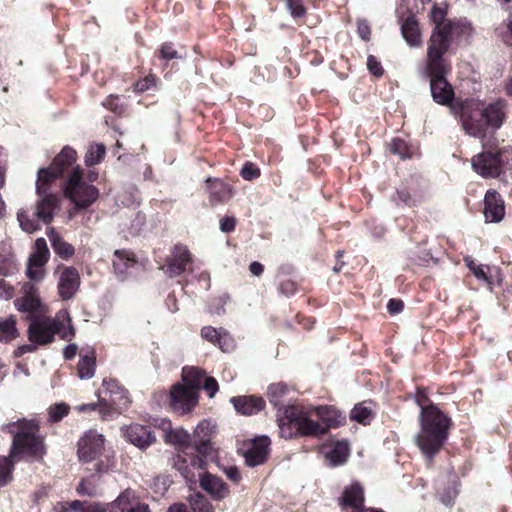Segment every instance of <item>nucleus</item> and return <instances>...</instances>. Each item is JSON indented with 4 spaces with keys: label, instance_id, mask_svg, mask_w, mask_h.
<instances>
[{
    "label": "nucleus",
    "instance_id": "obj_1",
    "mask_svg": "<svg viewBox=\"0 0 512 512\" xmlns=\"http://www.w3.org/2000/svg\"><path fill=\"white\" fill-rule=\"evenodd\" d=\"M506 102L498 99L487 106L478 100H465L459 113L465 132L482 139L483 151L471 159L472 169L483 178H497L512 171V149H495L484 141L489 128L499 129L505 119Z\"/></svg>",
    "mask_w": 512,
    "mask_h": 512
},
{
    "label": "nucleus",
    "instance_id": "obj_2",
    "mask_svg": "<svg viewBox=\"0 0 512 512\" xmlns=\"http://www.w3.org/2000/svg\"><path fill=\"white\" fill-rule=\"evenodd\" d=\"M346 417L331 406L300 408L287 406L284 414L278 419L281 437L290 439L296 435L318 438L325 435L331 428L345 423Z\"/></svg>",
    "mask_w": 512,
    "mask_h": 512
},
{
    "label": "nucleus",
    "instance_id": "obj_3",
    "mask_svg": "<svg viewBox=\"0 0 512 512\" xmlns=\"http://www.w3.org/2000/svg\"><path fill=\"white\" fill-rule=\"evenodd\" d=\"M420 406V430L415 436V441L423 455L431 461L445 445L449 429L452 426L451 418L434 403Z\"/></svg>",
    "mask_w": 512,
    "mask_h": 512
},
{
    "label": "nucleus",
    "instance_id": "obj_4",
    "mask_svg": "<svg viewBox=\"0 0 512 512\" xmlns=\"http://www.w3.org/2000/svg\"><path fill=\"white\" fill-rule=\"evenodd\" d=\"M76 155L77 153L72 147L65 146L54 158L50 167L38 170L36 191L40 199L33 215L45 224H49L53 220L54 211L58 205V198L54 194L48 193L46 186L51 180L61 176L68 168L73 166Z\"/></svg>",
    "mask_w": 512,
    "mask_h": 512
},
{
    "label": "nucleus",
    "instance_id": "obj_5",
    "mask_svg": "<svg viewBox=\"0 0 512 512\" xmlns=\"http://www.w3.org/2000/svg\"><path fill=\"white\" fill-rule=\"evenodd\" d=\"M3 432L13 434L10 456L40 459L45 453L43 440L38 435L39 424L34 420L18 419L1 427Z\"/></svg>",
    "mask_w": 512,
    "mask_h": 512
},
{
    "label": "nucleus",
    "instance_id": "obj_6",
    "mask_svg": "<svg viewBox=\"0 0 512 512\" xmlns=\"http://www.w3.org/2000/svg\"><path fill=\"white\" fill-rule=\"evenodd\" d=\"M71 322V317L66 309L60 310L54 318L34 317L27 329L28 339L40 346L53 342L56 334L63 340H71L75 336V330Z\"/></svg>",
    "mask_w": 512,
    "mask_h": 512
},
{
    "label": "nucleus",
    "instance_id": "obj_7",
    "mask_svg": "<svg viewBox=\"0 0 512 512\" xmlns=\"http://www.w3.org/2000/svg\"><path fill=\"white\" fill-rule=\"evenodd\" d=\"M470 26L462 21H447L441 28H435L430 37L426 66H450L443 58L454 36L469 31Z\"/></svg>",
    "mask_w": 512,
    "mask_h": 512
},
{
    "label": "nucleus",
    "instance_id": "obj_8",
    "mask_svg": "<svg viewBox=\"0 0 512 512\" xmlns=\"http://www.w3.org/2000/svg\"><path fill=\"white\" fill-rule=\"evenodd\" d=\"M64 196L74 204V211L90 207L99 197V190L85 182L83 169L75 166L63 184Z\"/></svg>",
    "mask_w": 512,
    "mask_h": 512
},
{
    "label": "nucleus",
    "instance_id": "obj_9",
    "mask_svg": "<svg viewBox=\"0 0 512 512\" xmlns=\"http://www.w3.org/2000/svg\"><path fill=\"white\" fill-rule=\"evenodd\" d=\"M449 71L450 66H439L438 69L433 66H426L433 101L439 105L450 107L451 112L457 114L458 108L453 104L454 89L446 78Z\"/></svg>",
    "mask_w": 512,
    "mask_h": 512
},
{
    "label": "nucleus",
    "instance_id": "obj_10",
    "mask_svg": "<svg viewBox=\"0 0 512 512\" xmlns=\"http://www.w3.org/2000/svg\"><path fill=\"white\" fill-rule=\"evenodd\" d=\"M215 431L216 425L212 421L204 419L199 422L193 434H191L192 449L206 459L213 458L214 456L211 439Z\"/></svg>",
    "mask_w": 512,
    "mask_h": 512
},
{
    "label": "nucleus",
    "instance_id": "obj_11",
    "mask_svg": "<svg viewBox=\"0 0 512 512\" xmlns=\"http://www.w3.org/2000/svg\"><path fill=\"white\" fill-rule=\"evenodd\" d=\"M198 402V392L194 387L177 383L170 391L171 408L181 415L189 413Z\"/></svg>",
    "mask_w": 512,
    "mask_h": 512
},
{
    "label": "nucleus",
    "instance_id": "obj_12",
    "mask_svg": "<svg viewBox=\"0 0 512 512\" xmlns=\"http://www.w3.org/2000/svg\"><path fill=\"white\" fill-rule=\"evenodd\" d=\"M104 449L103 435L89 430L78 441V457L83 462H90L102 453Z\"/></svg>",
    "mask_w": 512,
    "mask_h": 512
},
{
    "label": "nucleus",
    "instance_id": "obj_13",
    "mask_svg": "<svg viewBox=\"0 0 512 512\" xmlns=\"http://www.w3.org/2000/svg\"><path fill=\"white\" fill-rule=\"evenodd\" d=\"M22 296L17 298L14 302L18 311L27 314V319L30 321L36 317L35 313L40 311L42 303L38 295L36 286L30 282L24 283L22 286Z\"/></svg>",
    "mask_w": 512,
    "mask_h": 512
},
{
    "label": "nucleus",
    "instance_id": "obj_14",
    "mask_svg": "<svg viewBox=\"0 0 512 512\" xmlns=\"http://www.w3.org/2000/svg\"><path fill=\"white\" fill-rule=\"evenodd\" d=\"M109 512H150L149 505L141 502L131 489L123 491L108 504Z\"/></svg>",
    "mask_w": 512,
    "mask_h": 512
},
{
    "label": "nucleus",
    "instance_id": "obj_15",
    "mask_svg": "<svg viewBox=\"0 0 512 512\" xmlns=\"http://www.w3.org/2000/svg\"><path fill=\"white\" fill-rule=\"evenodd\" d=\"M364 492L361 485L357 482L352 483L343 491L339 498V505L343 508H353V512H383L373 508H364Z\"/></svg>",
    "mask_w": 512,
    "mask_h": 512
},
{
    "label": "nucleus",
    "instance_id": "obj_16",
    "mask_svg": "<svg viewBox=\"0 0 512 512\" xmlns=\"http://www.w3.org/2000/svg\"><path fill=\"white\" fill-rule=\"evenodd\" d=\"M80 287V275L74 267H64L59 274L58 293L62 300H70Z\"/></svg>",
    "mask_w": 512,
    "mask_h": 512
},
{
    "label": "nucleus",
    "instance_id": "obj_17",
    "mask_svg": "<svg viewBox=\"0 0 512 512\" xmlns=\"http://www.w3.org/2000/svg\"><path fill=\"white\" fill-rule=\"evenodd\" d=\"M192 261V255L186 245L176 244L171 253V257L167 260L166 273L170 277L181 275L188 264Z\"/></svg>",
    "mask_w": 512,
    "mask_h": 512
},
{
    "label": "nucleus",
    "instance_id": "obj_18",
    "mask_svg": "<svg viewBox=\"0 0 512 512\" xmlns=\"http://www.w3.org/2000/svg\"><path fill=\"white\" fill-rule=\"evenodd\" d=\"M207 459L201 455H188L185 456L178 454L174 458V468L180 472L186 481L195 482L194 473L192 469H205Z\"/></svg>",
    "mask_w": 512,
    "mask_h": 512
},
{
    "label": "nucleus",
    "instance_id": "obj_19",
    "mask_svg": "<svg viewBox=\"0 0 512 512\" xmlns=\"http://www.w3.org/2000/svg\"><path fill=\"white\" fill-rule=\"evenodd\" d=\"M199 484L216 501L226 498L230 493L228 485L220 477L208 472L199 475Z\"/></svg>",
    "mask_w": 512,
    "mask_h": 512
},
{
    "label": "nucleus",
    "instance_id": "obj_20",
    "mask_svg": "<svg viewBox=\"0 0 512 512\" xmlns=\"http://www.w3.org/2000/svg\"><path fill=\"white\" fill-rule=\"evenodd\" d=\"M484 215L488 222H500L505 215L504 201L496 190H488L484 197Z\"/></svg>",
    "mask_w": 512,
    "mask_h": 512
},
{
    "label": "nucleus",
    "instance_id": "obj_21",
    "mask_svg": "<svg viewBox=\"0 0 512 512\" xmlns=\"http://www.w3.org/2000/svg\"><path fill=\"white\" fill-rule=\"evenodd\" d=\"M126 439L136 447L145 449L155 442L156 437L151 430L140 424H131L124 430Z\"/></svg>",
    "mask_w": 512,
    "mask_h": 512
},
{
    "label": "nucleus",
    "instance_id": "obj_22",
    "mask_svg": "<svg viewBox=\"0 0 512 512\" xmlns=\"http://www.w3.org/2000/svg\"><path fill=\"white\" fill-rule=\"evenodd\" d=\"M270 439L267 436L255 438L244 454L245 462L250 467L264 463L268 454Z\"/></svg>",
    "mask_w": 512,
    "mask_h": 512
},
{
    "label": "nucleus",
    "instance_id": "obj_23",
    "mask_svg": "<svg viewBox=\"0 0 512 512\" xmlns=\"http://www.w3.org/2000/svg\"><path fill=\"white\" fill-rule=\"evenodd\" d=\"M138 266L132 252L127 250H116L113 258V268L120 280H124Z\"/></svg>",
    "mask_w": 512,
    "mask_h": 512
},
{
    "label": "nucleus",
    "instance_id": "obj_24",
    "mask_svg": "<svg viewBox=\"0 0 512 512\" xmlns=\"http://www.w3.org/2000/svg\"><path fill=\"white\" fill-rule=\"evenodd\" d=\"M230 402L233 404L235 410L243 415L256 414L261 411L265 405L263 398L253 395L232 397Z\"/></svg>",
    "mask_w": 512,
    "mask_h": 512
},
{
    "label": "nucleus",
    "instance_id": "obj_25",
    "mask_svg": "<svg viewBox=\"0 0 512 512\" xmlns=\"http://www.w3.org/2000/svg\"><path fill=\"white\" fill-rule=\"evenodd\" d=\"M163 438L165 443L174 445L182 453L192 449V436L182 427L175 429L172 427L167 434L163 435Z\"/></svg>",
    "mask_w": 512,
    "mask_h": 512
},
{
    "label": "nucleus",
    "instance_id": "obj_26",
    "mask_svg": "<svg viewBox=\"0 0 512 512\" xmlns=\"http://www.w3.org/2000/svg\"><path fill=\"white\" fill-rule=\"evenodd\" d=\"M103 388L110 395L109 401L119 408L126 407L129 403L127 391L115 379H104Z\"/></svg>",
    "mask_w": 512,
    "mask_h": 512
},
{
    "label": "nucleus",
    "instance_id": "obj_27",
    "mask_svg": "<svg viewBox=\"0 0 512 512\" xmlns=\"http://www.w3.org/2000/svg\"><path fill=\"white\" fill-rule=\"evenodd\" d=\"M96 370V356L95 351L92 348L87 349L84 353L83 350L80 352V359L77 364V374L82 380L91 379Z\"/></svg>",
    "mask_w": 512,
    "mask_h": 512
},
{
    "label": "nucleus",
    "instance_id": "obj_28",
    "mask_svg": "<svg viewBox=\"0 0 512 512\" xmlns=\"http://www.w3.org/2000/svg\"><path fill=\"white\" fill-rule=\"evenodd\" d=\"M47 236L53 251L60 258L66 260L74 255V247L70 243L64 241L63 238L54 230V228H49Z\"/></svg>",
    "mask_w": 512,
    "mask_h": 512
},
{
    "label": "nucleus",
    "instance_id": "obj_29",
    "mask_svg": "<svg viewBox=\"0 0 512 512\" xmlns=\"http://www.w3.org/2000/svg\"><path fill=\"white\" fill-rule=\"evenodd\" d=\"M403 38L410 46H418L421 43V34L418 22L413 15H409L401 25Z\"/></svg>",
    "mask_w": 512,
    "mask_h": 512
},
{
    "label": "nucleus",
    "instance_id": "obj_30",
    "mask_svg": "<svg viewBox=\"0 0 512 512\" xmlns=\"http://www.w3.org/2000/svg\"><path fill=\"white\" fill-rule=\"evenodd\" d=\"M349 455V446L345 441H337L326 453V459L333 467L342 465L346 462Z\"/></svg>",
    "mask_w": 512,
    "mask_h": 512
},
{
    "label": "nucleus",
    "instance_id": "obj_31",
    "mask_svg": "<svg viewBox=\"0 0 512 512\" xmlns=\"http://www.w3.org/2000/svg\"><path fill=\"white\" fill-rule=\"evenodd\" d=\"M34 252L30 255L28 262L31 264L45 265L49 260L50 252L44 238H37L34 245Z\"/></svg>",
    "mask_w": 512,
    "mask_h": 512
},
{
    "label": "nucleus",
    "instance_id": "obj_32",
    "mask_svg": "<svg viewBox=\"0 0 512 512\" xmlns=\"http://www.w3.org/2000/svg\"><path fill=\"white\" fill-rule=\"evenodd\" d=\"M288 392V387L284 383H275L271 384L268 387L267 395L270 403L279 408V410L284 406V397Z\"/></svg>",
    "mask_w": 512,
    "mask_h": 512
},
{
    "label": "nucleus",
    "instance_id": "obj_33",
    "mask_svg": "<svg viewBox=\"0 0 512 512\" xmlns=\"http://www.w3.org/2000/svg\"><path fill=\"white\" fill-rule=\"evenodd\" d=\"M205 375L202 370L196 367H185L182 371V379L187 387H194L198 392V389L202 385V381Z\"/></svg>",
    "mask_w": 512,
    "mask_h": 512
},
{
    "label": "nucleus",
    "instance_id": "obj_34",
    "mask_svg": "<svg viewBox=\"0 0 512 512\" xmlns=\"http://www.w3.org/2000/svg\"><path fill=\"white\" fill-rule=\"evenodd\" d=\"M201 336L219 347H223L222 340L225 342L229 340V333L224 328L216 329L212 326L203 327L201 329Z\"/></svg>",
    "mask_w": 512,
    "mask_h": 512
},
{
    "label": "nucleus",
    "instance_id": "obj_35",
    "mask_svg": "<svg viewBox=\"0 0 512 512\" xmlns=\"http://www.w3.org/2000/svg\"><path fill=\"white\" fill-rule=\"evenodd\" d=\"M187 500L191 512H214L213 505L201 493L191 494Z\"/></svg>",
    "mask_w": 512,
    "mask_h": 512
},
{
    "label": "nucleus",
    "instance_id": "obj_36",
    "mask_svg": "<svg viewBox=\"0 0 512 512\" xmlns=\"http://www.w3.org/2000/svg\"><path fill=\"white\" fill-rule=\"evenodd\" d=\"M18 336L16 320L13 316L0 320V341L9 342Z\"/></svg>",
    "mask_w": 512,
    "mask_h": 512
},
{
    "label": "nucleus",
    "instance_id": "obj_37",
    "mask_svg": "<svg viewBox=\"0 0 512 512\" xmlns=\"http://www.w3.org/2000/svg\"><path fill=\"white\" fill-rule=\"evenodd\" d=\"M17 271V266L10 251L0 249V276L8 277Z\"/></svg>",
    "mask_w": 512,
    "mask_h": 512
},
{
    "label": "nucleus",
    "instance_id": "obj_38",
    "mask_svg": "<svg viewBox=\"0 0 512 512\" xmlns=\"http://www.w3.org/2000/svg\"><path fill=\"white\" fill-rule=\"evenodd\" d=\"M15 459L12 456H0V487L6 486L12 480Z\"/></svg>",
    "mask_w": 512,
    "mask_h": 512
},
{
    "label": "nucleus",
    "instance_id": "obj_39",
    "mask_svg": "<svg viewBox=\"0 0 512 512\" xmlns=\"http://www.w3.org/2000/svg\"><path fill=\"white\" fill-rule=\"evenodd\" d=\"M496 37L507 46H512V15L495 28Z\"/></svg>",
    "mask_w": 512,
    "mask_h": 512
},
{
    "label": "nucleus",
    "instance_id": "obj_40",
    "mask_svg": "<svg viewBox=\"0 0 512 512\" xmlns=\"http://www.w3.org/2000/svg\"><path fill=\"white\" fill-rule=\"evenodd\" d=\"M350 418L361 424H369L372 420V411L363 403L356 404L351 410Z\"/></svg>",
    "mask_w": 512,
    "mask_h": 512
},
{
    "label": "nucleus",
    "instance_id": "obj_41",
    "mask_svg": "<svg viewBox=\"0 0 512 512\" xmlns=\"http://www.w3.org/2000/svg\"><path fill=\"white\" fill-rule=\"evenodd\" d=\"M106 153V148L103 144H96L89 147L85 155V164L93 166L100 163Z\"/></svg>",
    "mask_w": 512,
    "mask_h": 512
},
{
    "label": "nucleus",
    "instance_id": "obj_42",
    "mask_svg": "<svg viewBox=\"0 0 512 512\" xmlns=\"http://www.w3.org/2000/svg\"><path fill=\"white\" fill-rule=\"evenodd\" d=\"M17 220L20 228L27 232L33 233L38 229V223L34 218H30L28 212L25 209H20L17 213Z\"/></svg>",
    "mask_w": 512,
    "mask_h": 512
},
{
    "label": "nucleus",
    "instance_id": "obj_43",
    "mask_svg": "<svg viewBox=\"0 0 512 512\" xmlns=\"http://www.w3.org/2000/svg\"><path fill=\"white\" fill-rule=\"evenodd\" d=\"M210 193L218 201H225L231 197V189L225 183L215 180L210 186Z\"/></svg>",
    "mask_w": 512,
    "mask_h": 512
},
{
    "label": "nucleus",
    "instance_id": "obj_44",
    "mask_svg": "<svg viewBox=\"0 0 512 512\" xmlns=\"http://www.w3.org/2000/svg\"><path fill=\"white\" fill-rule=\"evenodd\" d=\"M70 407L64 402L56 403L48 409V420L52 423L59 422L68 415Z\"/></svg>",
    "mask_w": 512,
    "mask_h": 512
},
{
    "label": "nucleus",
    "instance_id": "obj_45",
    "mask_svg": "<svg viewBox=\"0 0 512 512\" xmlns=\"http://www.w3.org/2000/svg\"><path fill=\"white\" fill-rule=\"evenodd\" d=\"M229 301L230 296L227 293L213 298L208 305L209 313L214 315H223L225 313V306Z\"/></svg>",
    "mask_w": 512,
    "mask_h": 512
},
{
    "label": "nucleus",
    "instance_id": "obj_46",
    "mask_svg": "<svg viewBox=\"0 0 512 512\" xmlns=\"http://www.w3.org/2000/svg\"><path fill=\"white\" fill-rule=\"evenodd\" d=\"M389 149L391 153L400 156L402 159L411 156L410 147L400 138L393 139L389 145Z\"/></svg>",
    "mask_w": 512,
    "mask_h": 512
},
{
    "label": "nucleus",
    "instance_id": "obj_47",
    "mask_svg": "<svg viewBox=\"0 0 512 512\" xmlns=\"http://www.w3.org/2000/svg\"><path fill=\"white\" fill-rule=\"evenodd\" d=\"M139 200V191L136 187L130 186L128 187L122 194L118 195L117 201L120 202L124 206H131L138 202Z\"/></svg>",
    "mask_w": 512,
    "mask_h": 512
},
{
    "label": "nucleus",
    "instance_id": "obj_48",
    "mask_svg": "<svg viewBox=\"0 0 512 512\" xmlns=\"http://www.w3.org/2000/svg\"><path fill=\"white\" fill-rule=\"evenodd\" d=\"M447 14V6L446 4L443 5H434L430 17L432 22L435 24V28H441L445 23V17Z\"/></svg>",
    "mask_w": 512,
    "mask_h": 512
},
{
    "label": "nucleus",
    "instance_id": "obj_49",
    "mask_svg": "<svg viewBox=\"0 0 512 512\" xmlns=\"http://www.w3.org/2000/svg\"><path fill=\"white\" fill-rule=\"evenodd\" d=\"M465 263L467 265V267L472 271V273L474 274V276L479 279V280H483V281H488V276H487V272H486V269L487 267L484 266V265H477L475 263V261L471 258V257H466L465 258Z\"/></svg>",
    "mask_w": 512,
    "mask_h": 512
},
{
    "label": "nucleus",
    "instance_id": "obj_50",
    "mask_svg": "<svg viewBox=\"0 0 512 512\" xmlns=\"http://www.w3.org/2000/svg\"><path fill=\"white\" fill-rule=\"evenodd\" d=\"M240 175L244 180H254L260 176V169L252 162H246L240 170Z\"/></svg>",
    "mask_w": 512,
    "mask_h": 512
},
{
    "label": "nucleus",
    "instance_id": "obj_51",
    "mask_svg": "<svg viewBox=\"0 0 512 512\" xmlns=\"http://www.w3.org/2000/svg\"><path fill=\"white\" fill-rule=\"evenodd\" d=\"M286 4L292 17L300 18L304 16L306 10L302 0H286Z\"/></svg>",
    "mask_w": 512,
    "mask_h": 512
},
{
    "label": "nucleus",
    "instance_id": "obj_52",
    "mask_svg": "<svg viewBox=\"0 0 512 512\" xmlns=\"http://www.w3.org/2000/svg\"><path fill=\"white\" fill-rule=\"evenodd\" d=\"M27 276L33 281H40L44 277L43 265L31 264L28 262Z\"/></svg>",
    "mask_w": 512,
    "mask_h": 512
},
{
    "label": "nucleus",
    "instance_id": "obj_53",
    "mask_svg": "<svg viewBox=\"0 0 512 512\" xmlns=\"http://www.w3.org/2000/svg\"><path fill=\"white\" fill-rule=\"evenodd\" d=\"M160 58L164 60L178 59L181 56L170 43H164L159 50Z\"/></svg>",
    "mask_w": 512,
    "mask_h": 512
},
{
    "label": "nucleus",
    "instance_id": "obj_54",
    "mask_svg": "<svg viewBox=\"0 0 512 512\" xmlns=\"http://www.w3.org/2000/svg\"><path fill=\"white\" fill-rule=\"evenodd\" d=\"M367 67L370 73L376 77H381L384 73L381 63L373 55L368 56Z\"/></svg>",
    "mask_w": 512,
    "mask_h": 512
},
{
    "label": "nucleus",
    "instance_id": "obj_55",
    "mask_svg": "<svg viewBox=\"0 0 512 512\" xmlns=\"http://www.w3.org/2000/svg\"><path fill=\"white\" fill-rule=\"evenodd\" d=\"M108 504L100 502L83 501V506L80 512H107Z\"/></svg>",
    "mask_w": 512,
    "mask_h": 512
},
{
    "label": "nucleus",
    "instance_id": "obj_56",
    "mask_svg": "<svg viewBox=\"0 0 512 512\" xmlns=\"http://www.w3.org/2000/svg\"><path fill=\"white\" fill-rule=\"evenodd\" d=\"M457 495H458V490H457L455 484H453L452 486H449L445 490L444 493L441 494L440 500L444 505L450 506L453 504Z\"/></svg>",
    "mask_w": 512,
    "mask_h": 512
},
{
    "label": "nucleus",
    "instance_id": "obj_57",
    "mask_svg": "<svg viewBox=\"0 0 512 512\" xmlns=\"http://www.w3.org/2000/svg\"><path fill=\"white\" fill-rule=\"evenodd\" d=\"M357 32H358L359 37L362 40H364V41L370 40L371 30H370V26H369L368 22L365 19H359L357 21Z\"/></svg>",
    "mask_w": 512,
    "mask_h": 512
},
{
    "label": "nucleus",
    "instance_id": "obj_58",
    "mask_svg": "<svg viewBox=\"0 0 512 512\" xmlns=\"http://www.w3.org/2000/svg\"><path fill=\"white\" fill-rule=\"evenodd\" d=\"M76 491L81 496L93 497L97 494L95 487L87 483L86 480L82 479L78 484Z\"/></svg>",
    "mask_w": 512,
    "mask_h": 512
},
{
    "label": "nucleus",
    "instance_id": "obj_59",
    "mask_svg": "<svg viewBox=\"0 0 512 512\" xmlns=\"http://www.w3.org/2000/svg\"><path fill=\"white\" fill-rule=\"evenodd\" d=\"M222 471L229 480L236 484L239 483L242 478L239 469L234 465L224 467Z\"/></svg>",
    "mask_w": 512,
    "mask_h": 512
},
{
    "label": "nucleus",
    "instance_id": "obj_60",
    "mask_svg": "<svg viewBox=\"0 0 512 512\" xmlns=\"http://www.w3.org/2000/svg\"><path fill=\"white\" fill-rule=\"evenodd\" d=\"M203 388L207 391L209 397H213L218 390V383L213 377H204Z\"/></svg>",
    "mask_w": 512,
    "mask_h": 512
},
{
    "label": "nucleus",
    "instance_id": "obj_61",
    "mask_svg": "<svg viewBox=\"0 0 512 512\" xmlns=\"http://www.w3.org/2000/svg\"><path fill=\"white\" fill-rule=\"evenodd\" d=\"M236 226V220L234 217L225 216L220 220V230L224 233H230L234 231Z\"/></svg>",
    "mask_w": 512,
    "mask_h": 512
},
{
    "label": "nucleus",
    "instance_id": "obj_62",
    "mask_svg": "<svg viewBox=\"0 0 512 512\" xmlns=\"http://www.w3.org/2000/svg\"><path fill=\"white\" fill-rule=\"evenodd\" d=\"M404 308V303L400 299L392 298L387 303V310L390 314H398Z\"/></svg>",
    "mask_w": 512,
    "mask_h": 512
},
{
    "label": "nucleus",
    "instance_id": "obj_63",
    "mask_svg": "<svg viewBox=\"0 0 512 512\" xmlns=\"http://www.w3.org/2000/svg\"><path fill=\"white\" fill-rule=\"evenodd\" d=\"M396 195H397V197H396L397 204H403L406 206L414 205L411 195L407 190H398Z\"/></svg>",
    "mask_w": 512,
    "mask_h": 512
},
{
    "label": "nucleus",
    "instance_id": "obj_64",
    "mask_svg": "<svg viewBox=\"0 0 512 512\" xmlns=\"http://www.w3.org/2000/svg\"><path fill=\"white\" fill-rule=\"evenodd\" d=\"M37 346H40L38 343L30 342L29 344H24L19 346L14 354L16 357H21L26 353H33L37 350Z\"/></svg>",
    "mask_w": 512,
    "mask_h": 512
}]
</instances>
